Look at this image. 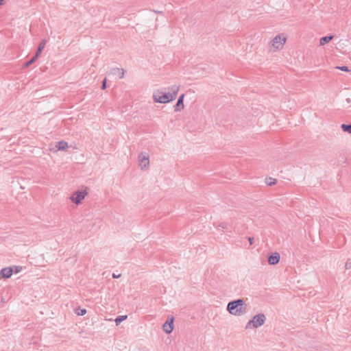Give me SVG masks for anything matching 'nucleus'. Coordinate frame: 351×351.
<instances>
[{"label":"nucleus","instance_id":"f257e3e1","mask_svg":"<svg viewBox=\"0 0 351 351\" xmlns=\"http://www.w3.org/2000/svg\"><path fill=\"white\" fill-rule=\"evenodd\" d=\"M169 92L165 93L160 89H157L153 93V99L156 103L167 104L174 100L180 90V86L173 85L168 88Z\"/></svg>","mask_w":351,"mask_h":351},{"label":"nucleus","instance_id":"f03ea898","mask_svg":"<svg viewBox=\"0 0 351 351\" xmlns=\"http://www.w3.org/2000/svg\"><path fill=\"white\" fill-rule=\"evenodd\" d=\"M247 305L243 299H237L228 302L227 311L234 316H241L247 313Z\"/></svg>","mask_w":351,"mask_h":351},{"label":"nucleus","instance_id":"7ed1b4c3","mask_svg":"<svg viewBox=\"0 0 351 351\" xmlns=\"http://www.w3.org/2000/svg\"><path fill=\"white\" fill-rule=\"evenodd\" d=\"M266 321V317L263 313H258L253 316L245 326V329L257 328L263 326Z\"/></svg>","mask_w":351,"mask_h":351},{"label":"nucleus","instance_id":"20e7f679","mask_svg":"<svg viewBox=\"0 0 351 351\" xmlns=\"http://www.w3.org/2000/svg\"><path fill=\"white\" fill-rule=\"evenodd\" d=\"M88 195L86 190H78L71 195L70 199L75 204H79Z\"/></svg>","mask_w":351,"mask_h":351},{"label":"nucleus","instance_id":"39448f33","mask_svg":"<svg viewBox=\"0 0 351 351\" xmlns=\"http://www.w3.org/2000/svg\"><path fill=\"white\" fill-rule=\"evenodd\" d=\"M286 40L287 38L285 37H282L280 35H278L276 36H275L271 43V46L275 49H280L283 45L286 42Z\"/></svg>","mask_w":351,"mask_h":351},{"label":"nucleus","instance_id":"423d86ee","mask_svg":"<svg viewBox=\"0 0 351 351\" xmlns=\"http://www.w3.org/2000/svg\"><path fill=\"white\" fill-rule=\"evenodd\" d=\"M138 162L141 169L147 168L149 165V156L147 153L141 152L138 155Z\"/></svg>","mask_w":351,"mask_h":351},{"label":"nucleus","instance_id":"0eeeda50","mask_svg":"<svg viewBox=\"0 0 351 351\" xmlns=\"http://www.w3.org/2000/svg\"><path fill=\"white\" fill-rule=\"evenodd\" d=\"M173 318L171 317L170 319H167L165 323L163 324L162 328L163 330L167 333L169 334L173 331Z\"/></svg>","mask_w":351,"mask_h":351},{"label":"nucleus","instance_id":"6e6552de","mask_svg":"<svg viewBox=\"0 0 351 351\" xmlns=\"http://www.w3.org/2000/svg\"><path fill=\"white\" fill-rule=\"evenodd\" d=\"M280 254L278 252H274L271 254L268 257V262L270 265H276L280 261Z\"/></svg>","mask_w":351,"mask_h":351},{"label":"nucleus","instance_id":"1a4fd4ad","mask_svg":"<svg viewBox=\"0 0 351 351\" xmlns=\"http://www.w3.org/2000/svg\"><path fill=\"white\" fill-rule=\"evenodd\" d=\"M13 273L12 267H5L0 271L1 276L3 278H9Z\"/></svg>","mask_w":351,"mask_h":351},{"label":"nucleus","instance_id":"9d476101","mask_svg":"<svg viewBox=\"0 0 351 351\" xmlns=\"http://www.w3.org/2000/svg\"><path fill=\"white\" fill-rule=\"evenodd\" d=\"M184 94H182L181 95L178 101H177V103L175 106V111L176 112H178V111H180L181 110L184 109V104H183V101H184Z\"/></svg>","mask_w":351,"mask_h":351},{"label":"nucleus","instance_id":"9b49d317","mask_svg":"<svg viewBox=\"0 0 351 351\" xmlns=\"http://www.w3.org/2000/svg\"><path fill=\"white\" fill-rule=\"evenodd\" d=\"M110 73L112 75H117L120 79H122L124 77L125 71L123 69L114 68L111 70Z\"/></svg>","mask_w":351,"mask_h":351},{"label":"nucleus","instance_id":"f8f14e48","mask_svg":"<svg viewBox=\"0 0 351 351\" xmlns=\"http://www.w3.org/2000/svg\"><path fill=\"white\" fill-rule=\"evenodd\" d=\"M68 143L65 141H59L56 143V147L57 150H66L68 148Z\"/></svg>","mask_w":351,"mask_h":351},{"label":"nucleus","instance_id":"ddd939ff","mask_svg":"<svg viewBox=\"0 0 351 351\" xmlns=\"http://www.w3.org/2000/svg\"><path fill=\"white\" fill-rule=\"evenodd\" d=\"M333 37L334 36L332 35H328L321 38V39L319 40V45L322 46L326 45V43L332 40Z\"/></svg>","mask_w":351,"mask_h":351},{"label":"nucleus","instance_id":"4468645a","mask_svg":"<svg viewBox=\"0 0 351 351\" xmlns=\"http://www.w3.org/2000/svg\"><path fill=\"white\" fill-rule=\"evenodd\" d=\"M45 45H46V40H42L40 41V43H39V45L38 47L37 51H36V54H35V56H37L38 58L40 56V54L42 52V51L43 50V49L45 48Z\"/></svg>","mask_w":351,"mask_h":351},{"label":"nucleus","instance_id":"2eb2a0df","mask_svg":"<svg viewBox=\"0 0 351 351\" xmlns=\"http://www.w3.org/2000/svg\"><path fill=\"white\" fill-rule=\"evenodd\" d=\"M341 128L343 132L351 134V124L343 123L341 124Z\"/></svg>","mask_w":351,"mask_h":351},{"label":"nucleus","instance_id":"dca6fc26","mask_svg":"<svg viewBox=\"0 0 351 351\" xmlns=\"http://www.w3.org/2000/svg\"><path fill=\"white\" fill-rule=\"evenodd\" d=\"M38 57L37 56H34L29 61L26 62L24 64V67H29L31 64H32L36 60Z\"/></svg>","mask_w":351,"mask_h":351},{"label":"nucleus","instance_id":"f3484780","mask_svg":"<svg viewBox=\"0 0 351 351\" xmlns=\"http://www.w3.org/2000/svg\"><path fill=\"white\" fill-rule=\"evenodd\" d=\"M216 228H221L222 229H227L228 224L226 222L214 223L213 224Z\"/></svg>","mask_w":351,"mask_h":351},{"label":"nucleus","instance_id":"a211bd4d","mask_svg":"<svg viewBox=\"0 0 351 351\" xmlns=\"http://www.w3.org/2000/svg\"><path fill=\"white\" fill-rule=\"evenodd\" d=\"M127 319V315H120L118 316L115 319L114 322L116 323V325L118 326L121 324V322L125 319Z\"/></svg>","mask_w":351,"mask_h":351},{"label":"nucleus","instance_id":"6ab92c4d","mask_svg":"<svg viewBox=\"0 0 351 351\" xmlns=\"http://www.w3.org/2000/svg\"><path fill=\"white\" fill-rule=\"evenodd\" d=\"M75 313L78 315H84L86 313V310L85 308H77L75 310Z\"/></svg>","mask_w":351,"mask_h":351},{"label":"nucleus","instance_id":"aec40b11","mask_svg":"<svg viewBox=\"0 0 351 351\" xmlns=\"http://www.w3.org/2000/svg\"><path fill=\"white\" fill-rule=\"evenodd\" d=\"M266 183L269 186H273L276 184V180L272 178H267Z\"/></svg>","mask_w":351,"mask_h":351},{"label":"nucleus","instance_id":"412c9836","mask_svg":"<svg viewBox=\"0 0 351 351\" xmlns=\"http://www.w3.org/2000/svg\"><path fill=\"white\" fill-rule=\"evenodd\" d=\"M345 267L346 269H350L351 268V260L350 259H348L346 262Z\"/></svg>","mask_w":351,"mask_h":351},{"label":"nucleus","instance_id":"4be33fe9","mask_svg":"<svg viewBox=\"0 0 351 351\" xmlns=\"http://www.w3.org/2000/svg\"><path fill=\"white\" fill-rule=\"evenodd\" d=\"M337 69L343 71H349V69L347 66H337Z\"/></svg>","mask_w":351,"mask_h":351},{"label":"nucleus","instance_id":"5701e85b","mask_svg":"<svg viewBox=\"0 0 351 351\" xmlns=\"http://www.w3.org/2000/svg\"><path fill=\"white\" fill-rule=\"evenodd\" d=\"M106 88V79H104V80L102 82L101 89L104 90Z\"/></svg>","mask_w":351,"mask_h":351},{"label":"nucleus","instance_id":"b1692460","mask_svg":"<svg viewBox=\"0 0 351 351\" xmlns=\"http://www.w3.org/2000/svg\"><path fill=\"white\" fill-rule=\"evenodd\" d=\"M248 241L250 242V244L252 245L253 244V241H254V238L253 237H249L248 238Z\"/></svg>","mask_w":351,"mask_h":351},{"label":"nucleus","instance_id":"393cba45","mask_svg":"<svg viewBox=\"0 0 351 351\" xmlns=\"http://www.w3.org/2000/svg\"><path fill=\"white\" fill-rule=\"evenodd\" d=\"M120 276H121V274H119V275H117V274H112V278H119Z\"/></svg>","mask_w":351,"mask_h":351},{"label":"nucleus","instance_id":"a878e982","mask_svg":"<svg viewBox=\"0 0 351 351\" xmlns=\"http://www.w3.org/2000/svg\"><path fill=\"white\" fill-rule=\"evenodd\" d=\"M19 271H20V269H19V267H16V272H19Z\"/></svg>","mask_w":351,"mask_h":351},{"label":"nucleus","instance_id":"bb28decb","mask_svg":"<svg viewBox=\"0 0 351 351\" xmlns=\"http://www.w3.org/2000/svg\"><path fill=\"white\" fill-rule=\"evenodd\" d=\"M4 0H0V5L3 4Z\"/></svg>","mask_w":351,"mask_h":351}]
</instances>
